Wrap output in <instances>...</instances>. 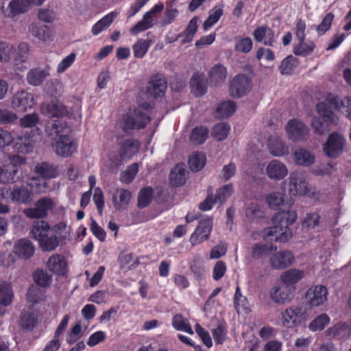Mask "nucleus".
I'll return each mask as SVG.
<instances>
[{
	"label": "nucleus",
	"instance_id": "obj_2",
	"mask_svg": "<svg viewBox=\"0 0 351 351\" xmlns=\"http://www.w3.org/2000/svg\"><path fill=\"white\" fill-rule=\"evenodd\" d=\"M332 107L335 110L346 108V116L351 120V97L346 96L340 99L339 97L329 94L324 101L316 105V110L324 121L328 124H336L337 121Z\"/></svg>",
	"mask_w": 351,
	"mask_h": 351
},
{
	"label": "nucleus",
	"instance_id": "obj_29",
	"mask_svg": "<svg viewBox=\"0 0 351 351\" xmlns=\"http://www.w3.org/2000/svg\"><path fill=\"white\" fill-rule=\"evenodd\" d=\"M293 158L296 165L306 167L311 166L315 160V155L305 148H299L295 150Z\"/></svg>",
	"mask_w": 351,
	"mask_h": 351
},
{
	"label": "nucleus",
	"instance_id": "obj_34",
	"mask_svg": "<svg viewBox=\"0 0 351 351\" xmlns=\"http://www.w3.org/2000/svg\"><path fill=\"white\" fill-rule=\"evenodd\" d=\"M302 270L291 269L285 271L280 276V279L286 285L295 287V285L304 278Z\"/></svg>",
	"mask_w": 351,
	"mask_h": 351
},
{
	"label": "nucleus",
	"instance_id": "obj_20",
	"mask_svg": "<svg viewBox=\"0 0 351 351\" xmlns=\"http://www.w3.org/2000/svg\"><path fill=\"white\" fill-rule=\"evenodd\" d=\"M252 35L256 42L263 43L267 46L272 47L275 42V32L267 25L257 27Z\"/></svg>",
	"mask_w": 351,
	"mask_h": 351
},
{
	"label": "nucleus",
	"instance_id": "obj_7",
	"mask_svg": "<svg viewBox=\"0 0 351 351\" xmlns=\"http://www.w3.org/2000/svg\"><path fill=\"white\" fill-rule=\"evenodd\" d=\"M54 206L53 201L50 197H45L36 201L33 206L25 208L23 213L29 219H43L48 215L49 212L52 210Z\"/></svg>",
	"mask_w": 351,
	"mask_h": 351
},
{
	"label": "nucleus",
	"instance_id": "obj_4",
	"mask_svg": "<svg viewBox=\"0 0 351 351\" xmlns=\"http://www.w3.org/2000/svg\"><path fill=\"white\" fill-rule=\"evenodd\" d=\"M150 117L140 108H135L132 113H126L122 118V130L125 133L144 129L150 122Z\"/></svg>",
	"mask_w": 351,
	"mask_h": 351
},
{
	"label": "nucleus",
	"instance_id": "obj_10",
	"mask_svg": "<svg viewBox=\"0 0 351 351\" xmlns=\"http://www.w3.org/2000/svg\"><path fill=\"white\" fill-rule=\"evenodd\" d=\"M288 138L294 142L306 139L308 134V128L302 121L293 119H290L285 127Z\"/></svg>",
	"mask_w": 351,
	"mask_h": 351
},
{
	"label": "nucleus",
	"instance_id": "obj_55",
	"mask_svg": "<svg viewBox=\"0 0 351 351\" xmlns=\"http://www.w3.org/2000/svg\"><path fill=\"white\" fill-rule=\"evenodd\" d=\"M136 152L133 139H127L120 145L119 155L122 158H131Z\"/></svg>",
	"mask_w": 351,
	"mask_h": 351
},
{
	"label": "nucleus",
	"instance_id": "obj_5",
	"mask_svg": "<svg viewBox=\"0 0 351 351\" xmlns=\"http://www.w3.org/2000/svg\"><path fill=\"white\" fill-rule=\"evenodd\" d=\"M25 163V158L14 156L10 158V162L0 167V182L15 183L21 178L19 172L21 171V165Z\"/></svg>",
	"mask_w": 351,
	"mask_h": 351
},
{
	"label": "nucleus",
	"instance_id": "obj_23",
	"mask_svg": "<svg viewBox=\"0 0 351 351\" xmlns=\"http://www.w3.org/2000/svg\"><path fill=\"white\" fill-rule=\"evenodd\" d=\"M50 75V66L46 65L44 69L33 68L27 73L26 80L29 84L34 86L41 85Z\"/></svg>",
	"mask_w": 351,
	"mask_h": 351
},
{
	"label": "nucleus",
	"instance_id": "obj_39",
	"mask_svg": "<svg viewBox=\"0 0 351 351\" xmlns=\"http://www.w3.org/2000/svg\"><path fill=\"white\" fill-rule=\"evenodd\" d=\"M10 15L15 16L25 13L32 6L30 0H12L9 3Z\"/></svg>",
	"mask_w": 351,
	"mask_h": 351
},
{
	"label": "nucleus",
	"instance_id": "obj_47",
	"mask_svg": "<svg viewBox=\"0 0 351 351\" xmlns=\"http://www.w3.org/2000/svg\"><path fill=\"white\" fill-rule=\"evenodd\" d=\"M154 190L152 187H143L138 195L137 206L140 208L147 207L152 202Z\"/></svg>",
	"mask_w": 351,
	"mask_h": 351
},
{
	"label": "nucleus",
	"instance_id": "obj_11",
	"mask_svg": "<svg viewBox=\"0 0 351 351\" xmlns=\"http://www.w3.org/2000/svg\"><path fill=\"white\" fill-rule=\"evenodd\" d=\"M77 144L75 140L70 137L58 138L53 144V149L57 155L67 158L77 151Z\"/></svg>",
	"mask_w": 351,
	"mask_h": 351
},
{
	"label": "nucleus",
	"instance_id": "obj_6",
	"mask_svg": "<svg viewBox=\"0 0 351 351\" xmlns=\"http://www.w3.org/2000/svg\"><path fill=\"white\" fill-rule=\"evenodd\" d=\"M32 191L25 186H4L0 189V196L5 200H9L19 204H27L32 200Z\"/></svg>",
	"mask_w": 351,
	"mask_h": 351
},
{
	"label": "nucleus",
	"instance_id": "obj_40",
	"mask_svg": "<svg viewBox=\"0 0 351 351\" xmlns=\"http://www.w3.org/2000/svg\"><path fill=\"white\" fill-rule=\"evenodd\" d=\"M117 14L112 12L102 17L92 27V34L94 36L99 34L102 31H104L112 24Z\"/></svg>",
	"mask_w": 351,
	"mask_h": 351
},
{
	"label": "nucleus",
	"instance_id": "obj_16",
	"mask_svg": "<svg viewBox=\"0 0 351 351\" xmlns=\"http://www.w3.org/2000/svg\"><path fill=\"white\" fill-rule=\"evenodd\" d=\"M328 290L323 285H315L310 287L306 293V299L311 307L319 306L327 300Z\"/></svg>",
	"mask_w": 351,
	"mask_h": 351
},
{
	"label": "nucleus",
	"instance_id": "obj_9",
	"mask_svg": "<svg viewBox=\"0 0 351 351\" xmlns=\"http://www.w3.org/2000/svg\"><path fill=\"white\" fill-rule=\"evenodd\" d=\"M213 229V220L207 217L201 219L195 231L190 237V242L192 245H197L202 242L208 240L210 234Z\"/></svg>",
	"mask_w": 351,
	"mask_h": 351
},
{
	"label": "nucleus",
	"instance_id": "obj_50",
	"mask_svg": "<svg viewBox=\"0 0 351 351\" xmlns=\"http://www.w3.org/2000/svg\"><path fill=\"white\" fill-rule=\"evenodd\" d=\"M151 44V40L138 39L132 47L134 56L136 58H143L147 53Z\"/></svg>",
	"mask_w": 351,
	"mask_h": 351
},
{
	"label": "nucleus",
	"instance_id": "obj_57",
	"mask_svg": "<svg viewBox=\"0 0 351 351\" xmlns=\"http://www.w3.org/2000/svg\"><path fill=\"white\" fill-rule=\"evenodd\" d=\"M330 322V317L325 313L316 317L308 325L310 330L315 332L323 330Z\"/></svg>",
	"mask_w": 351,
	"mask_h": 351
},
{
	"label": "nucleus",
	"instance_id": "obj_62",
	"mask_svg": "<svg viewBox=\"0 0 351 351\" xmlns=\"http://www.w3.org/2000/svg\"><path fill=\"white\" fill-rule=\"evenodd\" d=\"M29 52V45L25 43H21L18 45L17 49H15V53L14 54L13 59L15 61L24 62L28 57Z\"/></svg>",
	"mask_w": 351,
	"mask_h": 351
},
{
	"label": "nucleus",
	"instance_id": "obj_54",
	"mask_svg": "<svg viewBox=\"0 0 351 351\" xmlns=\"http://www.w3.org/2000/svg\"><path fill=\"white\" fill-rule=\"evenodd\" d=\"M230 127L226 123H219L216 124L212 130V136L218 141L225 140L228 135Z\"/></svg>",
	"mask_w": 351,
	"mask_h": 351
},
{
	"label": "nucleus",
	"instance_id": "obj_58",
	"mask_svg": "<svg viewBox=\"0 0 351 351\" xmlns=\"http://www.w3.org/2000/svg\"><path fill=\"white\" fill-rule=\"evenodd\" d=\"M298 64V59L289 55L282 60L280 65V71L282 75H289Z\"/></svg>",
	"mask_w": 351,
	"mask_h": 351
},
{
	"label": "nucleus",
	"instance_id": "obj_18",
	"mask_svg": "<svg viewBox=\"0 0 351 351\" xmlns=\"http://www.w3.org/2000/svg\"><path fill=\"white\" fill-rule=\"evenodd\" d=\"M269 261L273 269H284L293 264L294 256L290 251H279L273 254Z\"/></svg>",
	"mask_w": 351,
	"mask_h": 351
},
{
	"label": "nucleus",
	"instance_id": "obj_33",
	"mask_svg": "<svg viewBox=\"0 0 351 351\" xmlns=\"http://www.w3.org/2000/svg\"><path fill=\"white\" fill-rule=\"evenodd\" d=\"M186 170L183 164H177L170 172L169 182L173 186L183 185L186 182Z\"/></svg>",
	"mask_w": 351,
	"mask_h": 351
},
{
	"label": "nucleus",
	"instance_id": "obj_24",
	"mask_svg": "<svg viewBox=\"0 0 351 351\" xmlns=\"http://www.w3.org/2000/svg\"><path fill=\"white\" fill-rule=\"evenodd\" d=\"M48 269L59 276H64L67 272V263L63 256L56 254L51 256L47 263Z\"/></svg>",
	"mask_w": 351,
	"mask_h": 351
},
{
	"label": "nucleus",
	"instance_id": "obj_28",
	"mask_svg": "<svg viewBox=\"0 0 351 351\" xmlns=\"http://www.w3.org/2000/svg\"><path fill=\"white\" fill-rule=\"evenodd\" d=\"M276 250L277 247H274L272 244L255 243L252 247L251 257L254 260H264Z\"/></svg>",
	"mask_w": 351,
	"mask_h": 351
},
{
	"label": "nucleus",
	"instance_id": "obj_25",
	"mask_svg": "<svg viewBox=\"0 0 351 351\" xmlns=\"http://www.w3.org/2000/svg\"><path fill=\"white\" fill-rule=\"evenodd\" d=\"M227 69L221 64H215L208 75V80L212 86L223 84L227 77Z\"/></svg>",
	"mask_w": 351,
	"mask_h": 351
},
{
	"label": "nucleus",
	"instance_id": "obj_1",
	"mask_svg": "<svg viewBox=\"0 0 351 351\" xmlns=\"http://www.w3.org/2000/svg\"><path fill=\"white\" fill-rule=\"evenodd\" d=\"M297 219L295 210H282L275 213L272 217L274 226L263 231V238L269 239L271 241L286 242L292 236L289 226Z\"/></svg>",
	"mask_w": 351,
	"mask_h": 351
},
{
	"label": "nucleus",
	"instance_id": "obj_37",
	"mask_svg": "<svg viewBox=\"0 0 351 351\" xmlns=\"http://www.w3.org/2000/svg\"><path fill=\"white\" fill-rule=\"evenodd\" d=\"M197 31V18L194 16L189 21L186 29L181 34H180L178 37L182 38L181 40V43L182 45L189 43L193 40Z\"/></svg>",
	"mask_w": 351,
	"mask_h": 351
},
{
	"label": "nucleus",
	"instance_id": "obj_46",
	"mask_svg": "<svg viewBox=\"0 0 351 351\" xmlns=\"http://www.w3.org/2000/svg\"><path fill=\"white\" fill-rule=\"evenodd\" d=\"M298 44L293 47V53L296 56L306 57L311 54L315 49V45L312 41L305 42V40H298Z\"/></svg>",
	"mask_w": 351,
	"mask_h": 351
},
{
	"label": "nucleus",
	"instance_id": "obj_64",
	"mask_svg": "<svg viewBox=\"0 0 351 351\" xmlns=\"http://www.w3.org/2000/svg\"><path fill=\"white\" fill-rule=\"evenodd\" d=\"M334 17L335 16L332 12L326 14L321 23L317 26L316 31L319 35H323L330 29Z\"/></svg>",
	"mask_w": 351,
	"mask_h": 351
},
{
	"label": "nucleus",
	"instance_id": "obj_59",
	"mask_svg": "<svg viewBox=\"0 0 351 351\" xmlns=\"http://www.w3.org/2000/svg\"><path fill=\"white\" fill-rule=\"evenodd\" d=\"M33 278L35 283L43 287H48L51 283V275L43 269L36 270L33 274Z\"/></svg>",
	"mask_w": 351,
	"mask_h": 351
},
{
	"label": "nucleus",
	"instance_id": "obj_32",
	"mask_svg": "<svg viewBox=\"0 0 351 351\" xmlns=\"http://www.w3.org/2000/svg\"><path fill=\"white\" fill-rule=\"evenodd\" d=\"M190 86L191 93L196 97H201L206 94L207 87L204 82V76L203 74L195 73L193 75Z\"/></svg>",
	"mask_w": 351,
	"mask_h": 351
},
{
	"label": "nucleus",
	"instance_id": "obj_31",
	"mask_svg": "<svg viewBox=\"0 0 351 351\" xmlns=\"http://www.w3.org/2000/svg\"><path fill=\"white\" fill-rule=\"evenodd\" d=\"M327 335L330 338L343 339L348 337L351 334L350 326L344 322H339L326 331Z\"/></svg>",
	"mask_w": 351,
	"mask_h": 351
},
{
	"label": "nucleus",
	"instance_id": "obj_53",
	"mask_svg": "<svg viewBox=\"0 0 351 351\" xmlns=\"http://www.w3.org/2000/svg\"><path fill=\"white\" fill-rule=\"evenodd\" d=\"M234 49L241 53L250 52L253 46V43L250 37H236L234 39Z\"/></svg>",
	"mask_w": 351,
	"mask_h": 351
},
{
	"label": "nucleus",
	"instance_id": "obj_48",
	"mask_svg": "<svg viewBox=\"0 0 351 351\" xmlns=\"http://www.w3.org/2000/svg\"><path fill=\"white\" fill-rule=\"evenodd\" d=\"M270 153L275 156H282L289 152L288 147L280 139L275 138L269 144Z\"/></svg>",
	"mask_w": 351,
	"mask_h": 351
},
{
	"label": "nucleus",
	"instance_id": "obj_14",
	"mask_svg": "<svg viewBox=\"0 0 351 351\" xmlns=\"http://www.w3.org/2000/svg\"><path fill=\"white\" fill-rule=\"evenodd\" d=\"M167 88V82L165 77L160 73L153 75L148 82L147 93L154 97H162Z\"/></svg>",
	"mask_w": 351,
	"mask_h": 351
},
{
	"label": "nucleus",
	"instance_id": "obj_35",
	"mask_svg": "<svg viewBox=\"0 0 351 351\" xmlns=\"http://www.w3.org/2000/svg\"><path fill=\"white\" fill-rule=\"evenodd\" d=\"M29 32L40 40L47 41L51 36V29L46 25L32 23L29 27Z\"/></svg>",
	"mask_w": 351,
	"mask_h": 351
},
{
	"label": "nucleus",
	"instance_id": "obj_45",
	"mask_svg": "<svg viewBox=\"0 0 351 351\" xmlns=\"http://www.w3.org/2000/svg\"><path fill=\"white\" fill-rule=\"evenodd\" d=\"M208 137V130L204 126L194 128L190 134V141L195 145L203 144Z\"/></svg>",
	"mask_w": 351,
	"mask_h": 351
},
{
	"label": "nucleus",
	"instance_id": "obj_3",
	"mask_svg": "<svg viewBox=\"0 0 351 351\" xmlns=\"http://www.w3.org/2000/svg\"><path fill=\"white\" fill-rule=\"evenodd\" d=\"M50 232L51 226L47 221L36 220L32 223L29 233L43 251H52L59 245L60 239L56 235H49Z\"/></svg>",
	"mask_w": 351,
	"mask_h": 351
},
{
	"label": "nucleus",
	"instance_id": "obj_63",
	"mask_svg": "<svg viewBox=\"0 0 351 351\" xmlns=\"http://www.w3.org/2000/svg\"><path fill=\"white\" fill-rule=\"evenodd\" d=\"M16 113L6 108H0V125L14 123L18 120Z\"/></svg>",
	"mask_w": 351,
	"mask_h": 351
},
{
	"label": "nucleus",
	"instance_id": "obj_44",
	"mask_svg": "<svg viewBox=\"0 0 351 351\" xmlns=\"http://www.w3.org/2000/svg\"><path fill=\"white\" fill-rule=\"evenodd\" d=\"M35 171L45 178H53L58 174L57 167L48 162H41L36 165L35 167Z\"/></svg>",
	"mask_w": 351,
	"mask_h": 351
},
{
	"label": "nucleus",
	"instance_id": "obj_56",
	"mask_svg": "<svg viewBox=\"0 0 351 351\" xmlns=\"http://www.w3.org/2000/svg\"><path fill=\"white\" fill-rule=\"evenodd\" d=\"M234 192L232 184H228L222 186L216 191L215 199L217 202L224 203Z\"/></svg>",
	"mask_w": 351,
	"mask_h": 351
},
{
	"label": "nucleus",
	"instance_id": "obj_15",
	"mask_svg": "<svg viewBox=\"0 0 351 351\" xmlns=\"http://www.w3.org/2000/svg\"><path fill=\"white\" fill-rule=\"evenodd\" d=\"M304 317V312L302 306H291L282 313V324L287 328L295 327L301 323Z\"/></svg>",
	"mask_w": 351,
	"mask_h": 351
},
{
	"label": "nucleus",
	"instance_id": "obj_51",
	"mask_svg": "<svg viewBox=\"0 0 351 351\" xmlns=\"http://www.w3.org/2000/svg\"><path fill=\"white\" fill-rule=\"evenodd\" d=\"M138 172V164L134 162L129 165L127 169L120 174V181L124 184H130L135 178Z\"/></svg>",
	"mask_w": 351,
	"mask_h": 351
},
{
	"label": "nucleus",
	"instance_id": "obj_26",
	"mask_svg": "<svg viewBox=\"0 0 351 351\" xmlns=\"http://www.w3.org/2000/svg\"><path fill=\"white\" fill-rule=\"evenodd\" d=\"M266 172L269 178L280 180L287 175L288 171L283 163L277 160H273L268 164Z\"/></svg>",
	"mask_w": 351,
	"mask_h": 351
},
{
	"label": "nucleus",
	"instance_id": "obj_61",
	"mask_svg": "<svg viewBox=\"0 0 351 351\" xmlns=\"http://www.w3.org/2000/svg\"><path fill=\"white\" fill-rule=\"evenodd\" d=\"M212 335L216 344H223L227 335V328L225 324H219L217 328L212 330Z\"/></svg>",
	"mask_w": 351,
	"mask_h": 351
},
{
	"label": "nucleus",
	"instance_id": "obj_12",
	"mask_svg": "<svg viewBox=\"0 0 351 351\" xmlns=\"http://www.w3.org/2000/svg\"><path fill=\"white\" fill-rule=\"evenodd\" d=\"M345 145L344 138L337 132H332L324 145V151L330 158H337L341 153Z\"/></svg>",
	"mask_w": 351,
	"mask_h": 351
},
{
	"label": "nucleus",
	"instance_id": "obj_49",
	"mask_svg": "<svg viewBox=\"0 0 351 351\" xmlns=\"http://www.w3.org/2000/svg\"><path fill=\"white\" fill-rule=\"evenodd\" d=\"M71 132V129L65 121H55L52 125L51 134H56L58 138L70 137Z\"/></svg>",
	"mask_w": 351,
	"mask_h": 351
},
{
	"label": "nucleus",
	"instance_id": "obj_43",
	"mask_svg": "<svg viewBox=\"0 0 351 351\" xmlns=\"http://www.w3.org/2000/svg\"><path fill=\"white\" fill-rule=\"evenodd\" d=\"M236 111V103L228 100L223 101L217 107L215 114L218 118H227L230 117Z\"/></svg>",
	"mask_w": 351,
	"mask_h": 351
},
{
	"label": "nucleus",
	"instance_id": "obj_38",
	"mask_svg": "<svg viewBox=\"0 0 351 351\" xmlns=\"http://www.w3.org/2000/svg\"><path fill=\"white\" fill-rule=\"evenodd\" d=\"M14 291L12 284L3 282L0 284V304L8 306L12 302Z\"/></svg>",
	"mask_w": 351,
	"mask_h": 351
},
{
	"label": "nucleus",
	"instance_id": "obj_22",
	"mask_svg": "<svg viewBox=\"0 0 351 351\" xmlns=\"http://www.w3.org/2000/svg\"><path fill=\"white\" fill-rule=\"evenodd\" d=\"M13 252L19 258L27 260L33 256L35 247L30 240L21 239L14 243Z\"/></svg>",
	"mask_w": 351,
	"mask_h": 351
},
{
	"label": "nucleus",
	"instance_id": "obj_19",
	"mask_svg": "<svg viewBox=\"0 0 351 351\" xmlns=\"http://www.w3.org/2000/svg\"><path fill=\"white\" fill-rule=\"evenodd\" d=\"M38 324V312L32 308L24 309L20 315V327L28 332L32 331Z\"/></svg>",
	"mask_w": 351,
	"mask_h": 351
},
{
	"label": "nucleus",
	"instance_id": "obj_41",
	"mask_svg": "<svg viewBox=\"0 0 351 351\" xmlns=\"http://www.w3.org/2000/svg\"><path fill=\"white\" fill-rule=\"evenodd\" d=\"M206 162V156L202 152H193L189 159V166L193 172H198L203 169Z\"/></svg>",
	"mask_w": 351,
	"mask_h": 351
},
{
	"label": "nucleus",
	"instance_id": "obj_42",
	"mask_svg": "<svg viewBox=\"0 0 351 351\" xmlns=\"http://www.w3.org/2000/svg\"><path fill=\"white\" fill-rule=\"evenodd\" d=\"M172 326L178 331H183L189 335L193 334V330L189 320L180 313H178L173 317Z\"/></svg>",
	"mask_w": 351,
	"mask_h": 351
},
{
	"label": "nucleus",
	"instance_id": "obj_52",
	"mask_svg": "<svg viewBox=\"0 0 351 351\" xmlns=\"http://www.w3.org/2000/svg\"><path fill=\"white\" fill-rule=\"evenodd\" d=\"M14 53L15 47L12 45L0 40V62H9Z\"/></svg>",
	"mask_w": 351,
	"mask_h": 351
},
{
	"label": "nucleus",
	"instance_id": "obj_36",
	"mask_svg": "<svg viewBox=\"0 0 351 351\" xmlns=\"http://www.w3.org/2000/svg\"><path fill=\"white\" fill-rule=\"evenodd\" d=\"M223 4L217 5L210 11L208 18L203 23L204 30H208L219 21L223 14Z\"/></svg>",
	"mask_w": 351,
	"mask_h": 351
},
{
	"label": "nucleus",
	"instance_id": "obj_13",
	"mask_svg": "<svg viewBox=\"0 0 351 351\" xmlns=\"http://www.w3.org/2000/svg\"><path fill=\"white\" fill-rule=\"evenodd\" d=\"M34 95L26 90L17 92L12 98V106L17 111L25 112L35 104Z\"/></svg>",
	"mask_w": 351,
	"mask_h": 351
},
{
	"label": "nucleus",
	"instance_id": "obj_60",
	"mask_svg": "<svg viewBox=\"0 0 351 351\" xmlns=\"http://www.w3.org/2000/svg\"><path fill=\"white\" fill-rule=\"evenodd\" d=\"M266 202L270 208L278 210V207L284 204L285 198L282 193L273 192L267 195Z\"/></svg>",
	"mask_w": 351,
	"mask_h": 351
},
{
	"label": "nucleus",
	"instance_id": "obj_21",
	"mask_svg": "<svg viewBox=\"0 0 351 351\" xmlns=\"http://www.w3.org/2000/svg\"><path fill=\"white\" fill-rule=\"evenodd\" d=\"M289 192L291 195H305L308 192V183L301 176L291 174L289 178Z\"/></svg>",
	"mask_w": 351,
	"mask_h": 351
},
{
	"label": "nucleus",
	"instance_id": "obj_27",
	"mask_svg": "<svg viewBox=\"0 0 351 351\" xmlns=\"http://www.w3.org/2000/svg\"><path fill=\"white\" fill-rule=\"evenodd\" d=\"M132 199V193L125 189L117 190L113 195L112 202L117 210H123L127 208Z\"/></svg>",
	"mask_w": 351,
	"mask_h": 351
},
{
	"label": "nucleus",
	"instance_id": "obj_8",
	"mask_svg": "<svg viewBox=\"0 0 351 351\" xmlns=\"http://www.w3.org/2000/svg\"><path fill=\"white\" fill-rule=\"evenodd\" d=\"M252 88V80L245 74H238L231 80L229 86L230 94L235 98L247 95Z\"/></svg>",
	"mask_w": 351,
	"mask_h": 351
},
{
	"label": "nucleus",
	"instance_id": "obj_30",
	"mask_svg": "<svg viewBox=\"0 0 351 351\" xmlns=\"http://www.w3.org/2000/svg\"><path fill=\"white\" fill-rule=\"evenodd\" d=\"M45 110L46 114L51 118H62L69 114L66 106L59 101L47 104Z\"/></svg>",
	"mask_w": 351,
	"mask_h": 351
},
{
	"label": "nucleus",
	"instance_id": "obj_17",
	"mask_svg": "<svg viewBox=\"0 0 351 351\" xmlns=\"http://www.w3.org/2000/svg\"><path fill=\"white\" fill-rule=\"evenodd\" d=\"M295 287H291L284 283L275 286L270 289V299L276 304H283L290 300Z\"/></svg>",
	"mask_w": 351,
	"mask_h": 351
}]
</instances>
